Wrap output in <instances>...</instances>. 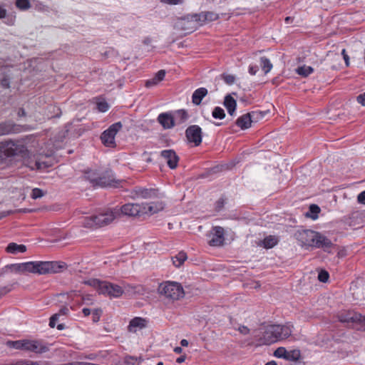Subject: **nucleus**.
Masks as SVG:
<instances>
[{"label":"nucleus","instance_id":"obj_40","mask_svg":"<svg viewBox=\"0 0 365 365\" xmlns=\"http://www.w3.org/2000/svg\"><path fill=\"white\" fill-rule=\"evenodd\" d=\"M92 320L93 322H98L100 320L102 310L101 309H95L92 311Z\"/></svg>","mask_w":365,"mask_h":365},{"label":"nucleus","instance_id":"obj_13","mask_svg":"<svg viewBox=\"0 0 365 365\" xmlns=\"http://www.w3.org/2000/svg\"><path fill=\"white\" fill-rule=\"evenodd\" d=\"M185 135L187 140L195 146H198L202 143V129L199 125L189 126L185 130Z\"/></svg>","mask_w":365,"mask_h":365},{"label":"nucleus","instance_id":"obj_37","mask_svg":"<svg viewBox=\"0 0 365 365\" xmlns=\"http://www.w3.org/2000/svg\"><path fill=\"white\" fill-rule=\"evenodd\" d=\"M212 117L217 119H223L225 117L224 110L220 107H215L212 111Z\"/></svg>","mask_w":365,"mask_h":365},{"label":"nucleus","instance_id":"obj_26","mask_svg":"<svg viewBox=\"0 0 365 365\" xmlns=\"http://www.w3.org/2000/svg\"><path fill=\"white\" fill-rule=\"evenodd\" d=\"M207 94V90L205 88H200L196 89L192 96V102L193 104L198 106L201 103L203 98Z\"/></svg>","mask_w":365,"mask_h":365},{"label":"nucleus","instance_id":"obj_8","mask_svg":"<svg viewBox=\"0 0 365 365\" xmlns=\"http://www.w3.org/2000/svg\"><path fill=\"white\" fill-rule=\"evenodd\" d=\"M121 128L122 124L120 122L112 124L101 134V139L102 143L106 147H114L115 145V137Z\"/></svg>","mask_w":365,"mask_h":365},{"label":"nucleus","instance_id":"obj_46","mask_svg":"<svg viewBox=\"0 0 365 365\" xmlns=\"http://www.w3.org/2000/svg\"><path fill=\"white\" fill-rule=\"evenodd\" d=\"M165 72L164 70L159 71L155 76H154L155 80H156L158 83L160 82L165 78Z\"/></svg>","mask_w":365,"mask_h":365},{"label":"nucleus","instance_id":"obj_11","mask_svg":"<svg viewBox=\"0 0 365 365\" xmlns=\"http://www.w3.org/2000/svg\"><path fill=\"white\" fill-rule=\"evenodd\" d=\"M217 19V15L213 12H205L200 14H195L191 16L190 20L187 21L184 20V24L186 23L192 24V29L202 25L205 21H212Z\"/></svg>","mask_w":365,"mask_h":365},{"label":"nucleus","instance_id":"obj_51","mask_svg":"<svg viewBox=\"0 0 365 365\" xmlns=\"http://www.w3.org/2000/svg\"><path fill=\"white\" fill-rule=\"evenodd\" d=\"M357 101L359 103L365 106V92L357 96Z\"/></svg>","mask_w":365,"mask_h":365},{"label":"nucleus","instance_id":"obj_45","mask_svg":"<svg viewBox=\"0 0 365 365\" xmlns=\"http://www.w3.org/2000/svg\"><path fill=\"white\" fill-rule=\"evenodd\" d=\"M59 317H60V313H56V314H53V316H51V317L50 318V322H49V326L53 328L56 327V323L58 320Z\"/></svg>","mask_w":365,"mask_h":365},{"label":"nucleus","instance_id":"obj_18","mask_svg":"<svg viewBox=\"0 0 365 365\" xmlns=\"http://www.w3.org/2000/svg\"><path fill=\"white\" fill-rule=\"evenodd\" d=\"M142 212L143 215H153L159 211H161L164 208V204L162 201H155L149 203H142Z\"/></svg>","mask_w":365,"mask_h":365},{"label":"nucleus","instance_id":"obj_58","mask_svg":"<svg viewBox=\"0 0 365 365\" xmlns=\"http://www.w3.org/2000/svg\"><path fill=\"white\" fill-rule=\"evenodd\" d=\"M82 312L85 317H88L92 313V311L88 308H83Z\"/></svg>","mask_w":365,"mask_h":365},{"label":"nucleus","instance_id":"obj_23","mask_svg":"<svg viewBox=\"0 0 365 365\" xmlns=\"http://www.w3.org/2000/svg\"><path fill=\"white\" fill-rule=\"evenodd\" d=\"M159 123L165 128L170 129L175 125L173 116L170 113H163L158 117Z\"/></svg>","mask_w":365,"mask_h":365},{"label":"nucleus","instance_id":"obj_15","mask_svg":"<svg viewBox=\"0 0 365 365\" xmlns=\"http://www.w3.org/2000/svg\"><path fill=\"white\" fill-rule=\"evenodd\" d=\"M317 232L304 230L297 232L296 237L302 246L312 247L314 245Z\"/></svg>","mask_w":365,"mask_h":365},{"label":"nucleus","instance_id":"obj_21","mask_svg":"<svg viewBox=\"0 0 365 365\" xmlns=\"http://www.w3.org/2000/svg\"><path fill=\"white\" fill-rule=\"evenodd\" d=\"M148 325V321L142 317H135L132 319L128 327L130 332L136 333L138 331L145 328Z\"/></svg>","mask_w":365,"mask_h":365},{"label":"nucleus","instance_id":"obj_61","mask_svg":"<svg viewBox=\"0 0 365 365\" xmlns=\"http://www.w3.org/2000/svg\"><path fill=\"white\" fill-rule=\"evenodd\" d=\"M83 300L84 303H86L88 304H92V302H91V299L90 298L89 296L83 297Z\"/></svg>","mask_w":365,"mask_h":365},{"label":"nucleus","instance_id":"obj_7","mask_svg":"<svg viewBox=\"0 0 365 365\" xmlns=\"http://www.w3.org/2000/svg\"><path fill=\"white\" fill-rule=\"evenodd\" d=\"M4 151L6 157H11L16 155H21L25 158L29 155L26 148L19 141L8 140L3 142Z\"/></svg>","mask_w":365,"mask_h":365},{"label":"nucleus","instance_id":"obj_42","mask_svg":"<svg viewBox=\"0 0 365 365\" xmlns=\"http://www.w3.org/2000/svg\"><path fill=\"white\" fill-rule=\"evenodd\" d=\"M329 274L325 270H321L318 274V279L322 282H327L329 279Z\"/></svg>","mask_w":365,"mask_h":365},{"label":"nucleus","instance_id":"obj_28","mask_svg":"<svg viewBox=\"0 0 365 365\" xmlns=\"http://www.w3.org/2000/svg\"><path fill=\"white\" fill-rule=\"evenodd\" d=\"M6 344L9 348L25 351V339L16 341L9 340L6 342Z\"/></svg>","mask_w":365,"mask_h":365},{"label":"nucleus","instance_id":"obj_24","mask_svg":"<svg viewBox=\"0 0 365 365\" xmlns=\"http://www.w3.org/2000/svg\"><path fill=\"white\" fill-rule=\"evenodd\" d=\"M252 122V115L250 113H246L239 117L236 121V124L241 129L245 130L247 129L251 126V123Z\"/></svg>","mask_w":365,"mask_h":365},{"label":"nucleus","instance_id":"obj_50","mask_svg":"<svg viewBox=\"0 0 365 365\" xmlns=\"http://www.w3.org/2000/svg\"><path fill=\"white\" fill-rule=\"evenodd\" d=\"M357 200L359 203L365 205V190L359 194Z\"/></svg>","mask_w":365,"mask_h":365},{"label":"nucleus","instance_id":"obj_33","mask_svg":"<svg viewBox=\"0 0 365 365\" xmlns=\"http://www.w3.org/2000/svg\"><path fill=\"white\" fill-rule=\"evenodd\" d=\"M14 130L13 124L11 123H0V135L11 133Z\"/></svg>","mask_w":365,"mask_h":365},{"label":"nucleus","instance_id":"obj_1","mask_svg":"<svg viewBox=\"0 0 365 365\" xmlns=\"http://www.w3.org/2000/svg\"><path fill=\"white\" fill-rule=\"evenodd\" d=\"M118 218V210L113 208H106L100 210L97 214L88 217H83L81 224L84 227L96 229L110 224Z\"/></svg>","mask_w":365,"mask_h":365},{"label":"nucleus","instance_id":"obj_53","mask_svg":"<svg viewBox=\"0 0 365 365\" xmlns=\"http://www.w3.org/2000/svg\"><path fill=\"white\" fill-rule=\"evenodd\" d=\"M258 71L257 66H249V73L250 74L255 76Z\"/></svg>","mask_w":365,"mask_h":365},{"label":"nucleus","instance_id":"obj_64","mask_svg":"<svg viewBox=\"0 0 365 365\" xmlns=\"http://www.w3.org/2000/svg\"><path fill=\"white\" fill-rule=\"evenodd\" d=\"M143 42H144V43H145V44H148V45H149L150 43H151V42H152V39H151V38L148 37L147 38H145V39L144 40V41H143Z\"/></svg>","mask_w":365,"mask_h":365},{"label":"nucleus","instance_id":"obj_55","mask_svg":"<svg viewBox=\"0 0 365 365\" xmlns=\"http://www.w3.org/2000/svg\"><path fill=\"white\" fill-rule=\"evenodd\" d=\"M4 150V143H3V142H1L0 143V158H6V152Z\"/></svg>","mask_w":365,"mask_h":365},{"label":"nucleus","instance_id":"obj_22","mask_svg":"<svg viewBox=\"0 0 365 365\" xmlns=\"http://www.w3.org/2000/svg\"><path fill=\"white\" fill-rule=\"evenodd\" d=\"M31 262H26L23 263L11 264L6 266V268L9 269L11 272L14 273H31Z\"/></svg>","mask_w":365,"mask_h":365},{"label":"nucleus","instance_id":"obj_35","mask_svg":"<svg viewBox=\"0 0 365 365\" xmlns=\"http://www.w3.org/2000/svg\"><path fill=\"white\" fill-rule=\"evenodd\" d=\"M300 358V351L297 349L287 351L286 359L289 361H297Z\"/></svg>","mask_w":365,"mask_h":365},{"label":"nucleus","instance_id":"obj_17","mask_svg":"<svg viewBox=\"0 0 365 365\" xmlns=\"http://www.w3.org/2000/svg\"><path fill=\"white\" fill-rule=\"evenodd\" d=\"M339 320L341 322H359L365 324V315H361L355 312L349 311L339 315Z\"/></svg>","mask_w":365,"mask_h":365},{"label":"nucleus","instance_id":"obj_9","mask_svg":"<svg viewBox=\"0 0 365 365\" xmlns=\"http://www.w3.org/2000/svg\"><path fill=\"white\" fill-rule=\"evenodd\" d=\"M118 210V217L121 215L135 217L143 215L142 205L138 203H127L121 207H115Z\"/></svg>","mask_w":365,"mask_h":365},{"label":"nucleus","instance_id":"obj_47","mask_svg":"<svg viewBox=\"0 0 365 365\" xmlns=\"http://www.w3.org/2000/svg\"><path fill=\"white\" fill-rule=\"evenodd\" d=\"M162 3L170 5H178L183 2V0H160Z\"/></svg>","mask_w":365,"mask_h":365},{"label":"nucleus","instance_id":"obj_59","mask_svg":"<svg viewBox=\"0 0 365 365\" xmlns=\"http://www.w3.org/2000/svg\"><path fill=\"white\" fill-rule=\"evenodd\" d=\"M60 313V316L66 315L68 313V309L66 307H64L58 312Z\"/></svg>","mask_w":365,"mask_h":365},{"label":"nucleus","instance_id":"obj_49","mask_svg":"<svg viewBox=\"0 0 365 365\" xmlns=\"http://www.w3.org/2000/svg\"><path fill=\"white\" fill-rule=\"evenodd\" d=\"M158 83V82L156 80H155V78L153 77L152 79H150L145 82V86L147 88H150L157 85Z\"/></svg>","mask_w":365,"mask_h":365},{"label":"nucleus","instance_id":"obj_3","mask_svg":"<svg viewBox=\"0 0 365 365\" xmlns=\"http://www.w3.org/2000/svg\"><path fill=\"white\" fill-rule=\"evenodd\" d=\"M84 284L96 289L100 294L113 298H118L122 296L125 289V287L120 285L106 281H101L97 279H90L85 281Z\"/></svg>","mask_w":365,"mask_h":365},{"label":"nucleus","instance_id":"obj_5","mask_svg":"<svg viewBox=\"0 0 365 365\" xmlns=\"http://www.w3.org/2000/svg\"><path fill=\"white\" fill-rule=\"evenodd\" d=\"M31 273L38 274H46L48 273L59 272L65 264L58 262H31Z\"/></svg>","mask_w":365,"mask_h":365},{"label":"nucleus","instance_id":"obj_16","mask_svg":"<svg viewBox=\"0 0 365 365\" xmlns=\"http://www.w3.org/2000/svg\"><path fill=\"white\" fill-rule=\"evenodd\" d=\"M25 351L43 354L48 351V348L40 340L25 339Z\"/></svg>","mask_w":365,"mask_h":365},{"label":"nucleus","instance_id":"obj_54","mask_svg":"<svg viewBox=\"0 0 365 365\" xmlns=\"http://www.w3.org/2000/svg\"><path fill=\"white\" fill-rule=\"evenodd\" d=\"M225 201L223 199L220 198L216 202V208L217 210H220L222 209L224 206Z\"/></svg>","mask_w":365,"mask_h":365},{"label":"nucleus","instance_id":"obj_44","mask_svg":"<svg viewBox=\"0 0 365 365\" xmlns=\"http://www.w3.org/2000/svg\"><path fill=\"white\" fill-rule=\"evenodd\" d=\"M43 192L39 188H34L31 192V197L33 199H37L43 196Z\"/></svg>","mask_w":365,"mask_h":365},{"label":"nucleus","instance_id":"obj_2","mask_svg":"<svg viewBox=\"0 0 365 365\" xmlns=\"http://www.w3.org/2000/svg\"><path fill=\"white\" fill-rule=\"evenodd\" d=\"M293 331V325L271 324L265 327L261 340L263 344H271L277 341L288 338Z\"/></svg>","mask_w":365,"mask_h":365},{"label":"nucleus","instance_id":"obj_14","mask_svg":"<svg viewBox=\"0 0 365 365\" xmlns=\"http://www.w3.org/2000/svg\"><path fill=\"white\" fill-rule=\"evenodd\" d=\"M336 245L325 235L317 232L313 247L322 249L324 252L331 253Z\"/></svg>","mask_w":365,"mask_h":365},{"label":"nucleus","instance_id":"obj_10","mask_svg":"<svg viewBox=\"0 0 365 365\" xmlns=\"http://www.w3.org/2000/svg\"><path fill=\"white\" fill-rule=\"evenodd\" d=\"M91 179L93 187H115L117 184V181L111 172H106L104 175H99L98 178Z\"/></svg>","mask_w":365,"mask_h":365},{"label":"nucleus","instance_id":"obj_20","mask_svg":"<svg viewBox=\"0 0 365 365\" xmlns=\"http://www.w3.org/2000/svg\"><path fill=\"white\" fill-rule=\"evenodd\" d=\"M161 156L165 160L170 169H175L178 166L179 158L173 150H165L161 152Z\"/></svg>","mask_w":365,"mask_h":365},{"label":"nucleus","instance_id":"obj_63","mask_svg":"<svg viewBox=\"0 0 365 365\" xmlns=\"http://www.w3.org/2000/svg\"><path fill=\"white\" fill-rule=\"evenodd\" d=\"M174 351L177 354H180L182 351V349L180 346H177L174 349Z\"/></svg>","mask_w":365,"mask_h":365},{"label":"nucleus","instance_id":"obj_41","mask_svg":"<svg viewBox=\"0 0 365 365\" xmlns=\"http://www.w3.org/2000/svg\"><path fill=\"white\" fill-rule=\"evenodd\" d=\"M99 174L96 170H88L85 173V178L90 181L91 183V178H98Z\"/></svg>","mask_w":365,"mask_h":365},{"label":"nucleus","instance_id":"obj_48","mask_svg":"<svg viewBox=\"0 0 365 365\" xmlns=\"http://www.w3.org/2000/svg\"><path fill=\"white\" fill-rule=\"evenodd\" d=\"M11 290V288L9 286L0 287V297H2L4 295L6 294Z\"/></svg>","mask_w":365,"mask_h":365},{"label":"nucleus","instance_id":"obj_39","mask_svg":"<svg viewBox=\"0 0 365 365\" xmlns=\"http://www.w3.org/2000/svg\"><path fill=\"white\" fill-rule=\"evenodd\" d=\"M97 108L101 112H106L109 108L108 103L103 100L97 102Z\"/></svg>","mask_w":365,"mask_h":365},{"label":"nucleus","instance_id":"obj_43","mask_svg":"<svg viewBox=\"0 0 365 365\" xmlns=\"http://www.w3.org/2000/svg\"><path fill=\"white\" fill-rule=\"evenodd\" d=\"M222 79L226 83L229 85L233 84L235 81V77L233 75L230 74H223Z\"/></svg>","mask_w":365,"mask_h":365},{"label":"nucleus","instance_id":"obj_38","mask_svg":"<svg viewBox=\"0 0 365 365\" xmlns=\"http://www.w3.org/2000/svg\"><path fill=\"white\" fill-rule=\"evenodd\" d=\"M287 352V350L285 348H284V347H279V348H277L275 350V351L274 353V355L276 357L283 358V359H286Z\"/></svg>","mask_w":365,"mask_h":365},{"label":"nucleus","instance_id":"obj_52","mask_svg":"<svg viewBox=\"0 0 365 365\" xmlns=\"http://www.w3.org/2000/svg\"><path fill=\"white\" fill-rule=\"evenodd\" d=\"M341 54L343 56V58L344 59V61H345V63H346V66H349V56L347 55L346 52V50L345 49H343L341 51Z\"/></svg>","mask_w":365,"mask_h":365},{"label":"nucleus","instance_id":"obj_27","mask_svg":"<svg viewBox=\"0 0 365 365\" xmlns=\"http://www.w3.org/2000/svg\"><path fill=\"white\" fill-rule=\"evenodd\" d=\"M224 106L226 108L228 113L230 115H233L236 110L237 102L230 95H227L225 96Z\"/></svg>","mask_w":365,"mask_h":365},{"label":"nucleus","instance_id":"obj_4","mask_svg":"<svg viewBox=\"0 0 365 365\" xmlns=\"http://www.w3.org/2000/svg\"><path fill=\"white\" fill-rule=\"evenodd\" d=\"M159 294L165 299L174 302L184 297L182 285L176 282L167 281L161 283L158 287Z\"/></svg>","mask_w":365,"mask_h":365},{"label":"nucleus","instance_id":"obj_25","mask_svg":"<svg viewBox=\"0 0 365 365\" xmlns=\"http://www.w3.org/2000/svg\"><path fill=\"white\" fill-rule=\"evenodd\" d=\"M26 251V247L24 245H19L16 242L9 243L6 247V252L11 255L24 253Z\"/></svg>","mask_w":365,"mask_h":365},{"label":"nucleus","instance_id":"obj_60","mask_svg":"<svg viewBox=\"0 0 365 365\" xmlns=\"http://www.w3.org/2000/svg\"><path fill=\"white\" fill-rule=\"evenodd\" d=\"M14 21H15V16L14 17H11L9 19H7V21L6 22L8 25H14Z\"/></svg>","mask_w":365,"mask_h":365},{"label":"nucleus","instance_id":"obj_57","mask_svg":"<svg viewBox=\"0 0 365 365\" xmlns=\"http://www.w3.org/2000/svg\"><path fill=\"white\" fill-rule=\"evenodd\" d=\"M1 86L4 88H8L9 87V79H7L6 78H3L1 80Z\"/></svg>","mask_w":365,"mask_h":365},{"label":"nucleus","instance_id":"obj_56","mask_svg":"<svg viewBox=\"0 0 365 365\" xmlns=\"http://www.w3.org/2000/svg\"><path fill=\"white\" fill-rule=\"evenodd\" d=\"M7 11L3 6H0V19H4L6 16Z\"/></svg>","mask_w":365,"mask_h":365},{"label":"nucleus","instance_id":"obj_29","mask_svg":"<svg viewBox=\"0 0 365 365\" xmlns=\"http://www.w3.org/2000/svg\"><path fill=\"white\" fill-rule=\"evenodd\" d=\"M187 259V255L184 252H180L178 255L172 257L173 264L176 267H180Z\"/></svg>","mask_w":365,"mask_h":365},{"label":"nucleus","instance_id":"obj_31","mask_svg":"<svg viewBox=\"0 0 365 365\" xmlns=\"http://www.w3.org/2000/svg\"><path fill=\"white\" fill-rule=\"evenodd\" d=\"M277 244V239L272 235H269L264 239L262 245L267 249L272 248Z\"/></svg>","mask_w":365,"mask_h":365},{"label":"nucleus","instance_id":"obj_36","mask_svg":"<svg viewBox=\"0 0 365 365\" xmlns=\"http://www.w3.org/2000/svg\"><path fill=\"white\" fill-rule=\"evenodd\" d=\"M16 6L22 11L29 9L31 7L29 0H16Z\"/></svg>","mask_w":365,"mask_h":365},{"label":"nucleus","instance_id":"obj_34","mask_svg":"<svg viewBox=\"0 0 365 365\" xmlns=\"http://www.w3.org/2000/svg\"><path fill=\"white\" fill-rule=\"evenodd\" d=\"M175 118L180 123H184L188 118V114L185 110H178L175 112Z\"/></svg>","mask_w":365,"mask_h":365},{"label":"nucleus","instance_id":"obj_19","mask_svg":"<svg viewBox=\"0 0 365 365\" xmlns=\"http://www.w3.org/2000/svg\"><path fill=\"white\" fill-rule=\"evenodd\" d=\"M133 192L137 197L143 199H154L159 196V191L157 189L136 187Z\"/></svg>","mask_w":365,"mask_h":365},{"label":"nucleus","instance_id":"obj_12","mask_svg":"<svg viewBox=\"0 0 365 365\" xmlns=\"http://www.w3.org/2000/svg\"><path fill=\"white\" fill-rule=\"evenodd\" d=\"M209 237V245L212 247L222 246L225 241V230L222 227L215 226L213 227Z\"/></svg>","mask_w":365,"mask_h":365},{"label":"nucleus","instance_id":"obj_62","mask_svg":"<svg viewBox=\"0 0 365 365\" xmlns=\"http://www.w3.org/2000/svg\"><path fill=\"white\" fill-rule=\"evenodd\" d=\"M180 344L182 346H188V341L186 339H182L180 341Z\"/></svg>","mask_w":365,"mask_h":365},{"label":"nucleus","instance_id":"obj_32","mask_svg":"<svg viewBox=\"0 0 365 365\" xmlns=\"http://www.w3.org/2000/svg\"><path fill=\"white\" fill-rule=\"evenodd\" d=\"M260 65L264 73H269L272 68V64L270 61L265 56L260 58Z\"/></svg>","mask_w":365,"mask_h":365},{"label":"nucleus","instance_id":"obj_6","mask_svg":"<svg viewBox=\"0 0 365 365\" xmlns=\"http://www.w3.org/2000/svg\"><path fill=\"white\" fill-rule=\"evenodd\" d=\"M53 152V150H49L45 153L43 152L39 153L36 156H34V162L25 160V163L31 170H41L51 167L54 160L52 158Z\"/></svg>","mask_w":365,"mask_h":365},{"label":"nucleus","instance_id":"obj_30","mask_svg":"<svg viewBox=\"0 0 365 365\" xmlns=\"http://www.w3.org/2000/svg\"><path fill=\"white\" fill-rule=\"evenodd\" d=\"M314 69L312 67L306 65L299 66L296 69L297 73L303 77L308 76L309 74L312 73Z\"/></svg>","mask_w":365,"mask_h":365}]
</instances>
